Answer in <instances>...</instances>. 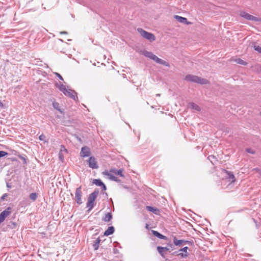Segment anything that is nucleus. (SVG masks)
<instances>
[{
  "instance_id": "f257e3e1",
  "label": "nucleus",
  "mask_w": 261,
  "mask_h": 261,
  "mask_svg": "<svg viewBox=\"0 0 261 261\" xmlns=\"http://www.w3.org/2000/svg\"><path fill=\"white\" fill-rule=\"evenodd\" d=\"M185 79L187 81L199 83L200 84L206 85L209 83L208 81L206 79L191 74L186 75Z\"/></svg>"
},
{
  "instance_id": "f03ea898",
  "label": "nucleus",
  "mask_w": 261,
  "mask_h": 261,
  "mask_svg": "<svg viewBox=\"0 0 261 261\" xmlns=\"http://www.w3.org/2000/svg\"><path fill=\"white\" fill-rule=\"evenodd\" d=\"M137 31L142 37L147 39L150 42H152L155 40V37L153 34L146 32L142 28H138Z\"/></svg>"
},
{
  "instance_id": "7ed1b4c3",
  "label": "nucleus",
  "mask_w": 261,
  "mask_h": 261,
  "mask_svg": "<svg viewBox=\"0 0 261 261\" xmlns=\"http://www.w3.org/2000/svg\"><path fill=\"white\" fill-rule=\"evenodd\" d=\"M59 90L62 92L64 94L67 96H68L73 99H75V92L70 89H67L65 86L61 85L59 87Z\"/></svg>"
},
{
  "instance_id": "20e7f679",
  "label": "nucleus",
  "mask_w": 261,
  "mask_h": 261,
  "mask_svg": "<svg viewBox=\"0 0 261 261\" xmlns=\"http://www.w3.org/2000/svg\"><path fill=\"white\" fill-rule=\"evenodd\" d=\"M96 196L97 193L95 192L89 195L87 203V206L89 208V210H91L93 208Z\"/></svg>"
},
{
  "instance_id": "39448f33",
  "label": "nucleus",
  "mask_w": 261,
  "mask_h": 261,
  "mask_svg": "<svg viewBox=\"0 0 261 261\" xmlns=\"http://www.w3.org/2000/svg\"><path fill=\"white\" fill-rule=\"evenodd\" d=\"M82 192L81 190V187H80L76 189L75 193V200L78 204L82 203Z\"/></svg>"
},
{
  "instance_id": "423d86ee",
  "label": "nucleus",
  "mask_w": 261,
  "mask_h": 261,
  "mask_svg": "<svg viewBox=\"0 0 261 261\" xmlns=\"http://www.w3.org/2000/svg\"><path fill=\"white\" fill-rule=\"evenodd\" d=\"M240 15L245 18L247 20H252V21H257L258 20V18H256V17L253 16V15H251L245 12H240Z\"/></svg>"
},
{
  "instance_id": "0eeeda50",
  "label": "nucleus",
  "mask_w": 261,
  "mask_h": 261,
  "mask_svg": "<svg viewBox=\"0 0 261 261\" xmlns=\"http://www.w3.org/2000/svg\"><path fill=\"white\" fill-rule=\"evenodd\" d=\"M11 208L8 207L6 210L2 212L0 214V224L2 223L10 214Z\"/></svg>"
},
{
  "instance_id": "6e6552de",
  "label": "nucleus",
  "mask_w": 261,
  "mask_h": 261,
  "mask_svg": "<svg viewBox=\"0 0 261 261\" xmlns=\"http://www.w3.org/2000/svg\"><path fill=\"white\" fill-rule=\"evenodd\" d=\"M88 162L89 164V166L91 168L93 169H96L98 168L97 162L95 158H94L93 156H90L88 160Z\"/></svg>"
},
{
  "instance_id": "1a4fd4ad",
  "label": "nucleus",
  "mask_w": 261,
  "mask_h": 261,
  "mask_svg": "<svg viewBox=\"0 0 261 261\" xmlns=\"http://www.w3.org/2000/svg\"><path fill=\"white\" fill-rule=\"evenodd\" d=\"M91 154L90 149L87 146L83 147L81 149L80 155L82 157L85 158L89 156Z\"/></svg>"
},
{
  "instance_id": "9d476101",
  "label": "nucleus",
  "mask_w": 261,
  "mask_h": 261,
  "mask_svg": "<svg viewBox=\"0 0 261 261\" xmlns=\"http://www.w3.org/2000/svg\"><path fill=\"white\" fill-rule=\"evenodd\" d=\"M102 174L103 175L108 176L109 177V178L111 180H113L116 182H120V180L118 179L117 177L114 176L112 172H110V171L106 170L103 172H102Z\"/></svg>"
},
{
  "instance_id": "9b49d317",
  "label": "nucleus",
  "mask_w": 261,
  "mask_h": 261,
  "mask_svg": "<svg viewBox=\"0 0 261 261\" xmlns=\"http://www.w3.org/2000/svg\"><path fill=\"white\" fill-rule=\"evenodd\" d=\"M153 60L154 62H155L156 63H159V64H160L161 65H165V66H166L167 67H169V64L167 62H166V61H164V60H163L158 58L155 55L154 57Z\"/></svg>"
},
{
  "instance_id": "f8f14e48",
  "label": "nucleus",
  "mask_w": 261,
  "mask_h": 261,
  "mask_svg": "<svg viewBox=\"0 0 261 261\" xmlns=\"http://www.w3.org/2000/svg\"><path fill=\"white\" fill-rule=\"evenodd\" d=\"M174 18L179 22L185 23L187 24H191L192 23L187 20V19L185 17H183L178 15H175Z\"/></svg>"
},
{
  "instance_id": "ddd939ff",
  "label": "nucleus",
  "mask_w": 261,
  "mask_h": 261,
  "mask_svg": "<svg viewBox=\"0 0 261 261\" xmlns=\"http://www.w3.org/2000/svg\"><path fill=\"white\" fill-rule=\"evenodd\" d=\"M63 152H65L66 153V152H67V150L65 148V147L64 146L61 145V148H60V150L59 153V158L62 162H63L64 160V154L63 153Z\"/></svg>"
},
{
  "instance_id": "4468645a",
  "label": "nucleus",
  "mask_w": 261,
  "mask_h": 261,
  "mask_svg": "<svg viewBox=\"0 0 261 261\" xmlns=\"http://www.w3.org/2000/svg\"><path fill=\"white\" fill-rule=\"evenodd\" d=\"M110 172H112L113 173H114L116 175H118L119 176H120V177H124V175L123 173V169H120L118 170H117L115 168H112L110 170Z\"/></svg>"
},
{
  "instance_id": "2eb2a0df",
  "label": "nucleus",
  "mask_w": 261,
  "mask_h": 261,
  "mask_svg": "<svg viewBox=\"0 0 261 261\" xmlns=\"http://www.w3.org/2000/svg\"><path fill=\"white\" fill-rule=\"evenodd\" d=\"M93 183L97 186L101 187L103 190H106L105 185L99 179H95L93 181Z\"/></svg>"
},
{
  "instance_id": "dca6fc26",
  "label": "nucleus",
  "mask_w": 261,
  "mask_h": 261,
  "mask_svg": "<svg viewBox=\"0 0 261 261\" xmlns=\"http://www.w3.org/2000/svg\"><path fill=\"white\" fill-rule=\"evenodd\" d=\"M157 250L159 253L162 256H164L165 254L167 251L169 250V249L167 247H163L161 246H158L157 247Z\"/></svg>"
},
{
  "instance_id": "f3484780",
  "label": "nucleus",
  "mask_w": 261,
  "mask_h": 261,
  "mask_svg": "<svg viewBox=\"0 0 261 261\" xmlns=\"http://www.w3.org/2000/svg\"><path fill=\"white\" fill-rule=\"evenodd\" d=\"M146 208L147 211L151 212L155 215L159 214L160 210L156 207H152L150 206H146Z\"/></svg>"
},
{
  "instance_id": "a211bd4d",
  "label": "nucleus",
  "mask_w": 261,
  "mask_h": 261,
  "mask_svg": "<svg viewBox=\"0 0 261 261\" xmlns=\"http://www.w3.org/2000/svg\"><path fill=\"white\" fill-rule=\"evenodd\" d=\"M188 249V247H185L180 249V250H179L180 251H184V253H179L178 255L182 257H186L188 255V254L187 252Z\"/></svg>"
},
{
  "instance_id": "6ab92c4d",
  "label": "nucleus",
  "mask_w": 261,
  "mask_h": 261,
  "mask_svg": "<svg viewBox=\"0 0 261 261\" xmlns=\"http://www.w3.org/2000/svg\"><path fill=\"white\" fill-rule=\"evenodd\" d=\"M114 232V228L113 226H110L108 228V229L104 232V235L106 236H108L110 234H112Z\"/></svg>"
},
{
  "instance_id": "aec40b11",
  "label": "nucleus",
  "mask_w": 261,
  "mask_h": 261,
  "mask_svg": "<svg viewBox=\"0 0 261 261\" xmlns=\"http://www.w3.org/2000/svg\"><path fill=\"white\" fill-rule=\"evenodd\" d=\"M152 234L154 236H155L160 239H164V240L167 239V237L166 236H163V234L160 233L159 232H158L155 230H152Z\"/></svg>"
},
{
  "instance_id": "412c9836",
  "label": "nucleus",
  "mask_w": 261,
  "mask_h": 261,
  "mask_svg": "<svg viewBox=\"0 0 261 261\" xmlns=\"http://www.w3.org/2000/svg\"><path fill=\"white\" fill-rule=\"evenodd\" d=\"M185 242V241L183 240H177L176 237L173 239V243L176 246H180L182 243Z\"/></svg>"
},
{
  "instance_id": "4be33fe9",
  "label": "nucleus",
  "mask_w": 261,
  "mask_h": 261,
  "mask_svg": "<svg viewBox=\"0 0 261 261\" xmlns=\"http://www.w3.org/2000/svg\"><path fill=\"white\" fill-rule=\"evenodd\" d=\"M112 219V215L111 213H108L105 215V217L103 218V220L105 222H109Z\"/></svg>"
},
{
  "instance_id": "5701e85b",
  "label": "nucleus",
  "mask_w": 261,
  "mask_h": 261,
  "mask_svg": "<svg viewBox=\"0 0 261 261\" xmlns=\"http://www.w3.org/2000/svg\"><path fill=\"white\" fill-rule=\"evenodd\" d=\"M53 107L56 109L57 110L59 111L61 113H63V110H61V109H60V104L57 102H54L53 103Z\"/></svg>"
},
{
  "instance_id": "b1692460",
  "label": "nucleus",
  "mask_w": 261,
  "mask_h": 261,
  "mask_svg": "<svg viewBox=\"0 0 261 261\" xmlns=\"http://www.w3.org/2000/svg\"><path fill=\"white\" fill-rule=\"evenodd\" d=\"M233 61H234L235 62H236L237 63L239 64H241V65H247V63L244 61V60H242L240 58H238V59H234L233 60Z\"/></svg>"
},
{
  "instance_id": "393cba45",
  "label": "nucleus",
  "mask_w": 261,
  "mask_h": 261,
  "mask_svg": "<svg viewBox=\"0 0 261 261\" xmlns=\"http://www.w3.org/2000/svg\"><path fill=\"white\" fill-rule=\"evenodd\" d=\"M100 240L99 238H98L95 241L94 244H93V247L95 250H96L99 248V244L100 243Z\"/></svg>"
},
{
  "instance_id": "a878e982",
  "label": "nucleus",
  "mask_w": 261,
  "mask_h": 261,
  "mask_svg": "<svg viewBox=\"0 0 261 261\" xmlns=\"http://www.w3.org/2000/svg\"><path fill=\"white\" fill-rule=\"evenodd\" d=\"M190 106H191V109H192L193 110H194L196 111H200V107L197 105H196L194 103H191Z\"/></svg>"
},
{
  "instance_id": "bb28decb",
  "label": "nucleus",
  "mask_w": 261,
  "mask_h": 261,
  "mask_svg": "<svg viewBox=\"0 0 261 261\" xmlns=\"http://www.w3.org/2000/svg\"><path fill=\"white\" fill-rule=\"evenodd\" d=\"M227 173L228 174V178L230 179V180H231V182H234L236 181V179L234 175L231 172H227Z\"/></svg>"
},
{
  "instance_id": "cd10ccee",
  "label": "nucleus",
  "mask_w": 261,
  "mask_h": 261,
  "mask_svg": "<svg viewBox=\"0 0 261 261\" xmlns=\"http://www.w3.org/2000/svg\"><path fill=\"white\" fill-rule=\"evenodd\" d=\"M153 54L152 53L147 51V50H143L142 51V55H143L145 57H147L149 58L150 56Z\"/></svg>"
},
{
  "instance_id": "c85d7f7f",
  "label": "nucleus",
  "mask_w": 261,
  "mask_h": 261,
  "mask_svg": "<svg viewBox=\"0 0 261 261\" xmlns=\"http://www.w3.org/2000/svg\"><path fill=\"white\" fill-rule=\"evenodd\" d=\"M37 196L36 193H31L30 195V198L33 200H35L37 198Z\"/></svg>"
},
{
  "instance_id": "c756f323",
  "label": "nucleus",
  "mask_w": 261,
  "mask_h": 261,
  "mask_svg": "<svg viewBox=\"0 0 261 261\" xmlns=\"http://www.w3.org/2000/svg\"><path fill=\"white\" fill-rule=\"evenodd\" d=\"M254 48L255 50L258 51L259 53H261V46L258 45H254Z\"/></svg>"
},
{
  "instance_id": "7c9ffc66",
  "label": "nucleus",
  "mask_w": 261,
  "mask_h": 261,
  "mask_svg": "<svg viewBox=\"0 0 261 261\" xmlns=\"http://www.w3.org/2000/svg\"><path fill=\"white\" fill-rule=\"evenodd\" d=\"M45 138H46V137L44 134H41L39 137V139L40 141H44L45 142H46L47 141L45 140Z\"/></svg>"
},
{
  "instance_id": "2f4dec72",
  "label": "nucleus",
  "mask_w": 261,
  "mask_h": 261,
  "mask_svg": "<svg viewBox=\"0 0 261 261\" xmlns=\"http://www.w3.org/2000/svg\"><path fill=\"white\" fill-rule=\"evenodd\" d=\"M246 151L248 153H251V154H254L255 153V151L251 148H247L246 149Z\"/></svg>"
},
{
  "instance_id": "473e14b6",
  "label": "nucleus",
  "mask_w": 261,
  "mask_h": 261,
  "mask_svg": "<svg viewBox=\"0 0 261 261\" xmlns=\"http://www.w3.org/2000/svg\"><path fill=\"white\" fill-rule=\"evenodd\" d=\"M8 154V153L4 151H0V158L5 156Z\"/></svg>"
},
{
  "instance_id": "72a5a7b5",
  "label": "nucleus",
  "mask_w": 261,
  "mask_h": 261,
  "mask_svg": "<svg viewBox=\"0 0 261 261\" xmlns=\"http://www.w3.org/2000/svg\"><path fill=\"white\" fill-rule=\"evenodd\" d=\"M252 171L259 173L261 175V169H260L258 168H254L252 170Z\"/></svg>"
},
{
  "instance_id": "f704fd0d",
  "label": "nucleus",
  "mask_w": 261,
  "mask_h": 261,
  "mask_svg": "<svg viewBox=\"0 0 261 261\" xmlns=\"http://www.w3.org/2000/svg\"><path fill=\"white\" fill-rule=\"evenodd\" d=\"M102 72H103V73H107V71H108V69L106 67L105 65H104L103 66V68L102 69Z\"/></svg>"
},
{
  "instance_id": "c9c22d12",
  "label": "nucleus",
  "mask_w": 261,
  "mask_h": 261,
  "mask_svg": "<svg viewBox=\"0 0 261 261\" xmlns=\"http://www.w3.org/2000/svg\"><path fill=\"white\" fill-rule=\"evenodd\" d=\"M7 196V194H5L4 195H3V196L2 197V199H4Z\"/></svg>"
},
{
  "instance_id": "e433bc0d",
  "label": "nucleus",
  "mask_w": 261,
  "mask_h": 261,
  "mask_svg": "<svg viewBox=\"0 0 261 261\" xmlns=\"http://www.w3.org/2000/svg\"><path fill=\"white\" fill-rule=\"evenodd\" d=\"M154 56H155V55H154V54H153L150 56V57H149V59H151V60H153V58H154Z\"/></svg>"
},
{
  "instance_id": "4c0bfd02",
  "label": "nucleus",
  "mask_w": 261,
  "mask_h": 261,
  "mask_svg": "<svg viewBox=\"0 0 261 261\" xmlns=\"http://www.w3.org/2000/svg\"><path fill=\"white\" fill-rule=\"evenodd\" d=\"M4 107V105L2 102L0 100V107L3 108Z\"/></svg>"
},
{
  "instance_id": "58836bf2",
  "label": "nucleus",
  "mask_w": 261,
  "mask_h": 261,
  "mask_svg": "<svg viewBox=\"0 0 261 261\" xmlns=\"http://www.w3.org/2000/svg\"><path fill=\"white\" fill-rule=\"evenodd\" d=\"M145 228H146V229H149V225H148V224H146V226H145Z\"/></svg>"
},
{
  "instance_id": "ea45409f",
  "label": "nucleus",
  "mask_w": 261,
  "mask_h": 261,
  "mask_svg": "<svg viewBox=\"0 0 261 261\" xmlns=\"http://www.w3.org/2000/svg\"><path fill=\"white\" fill-rule=\"evenodd\" d=\"M58 76H59V78H60L61 80H63V78H62V76H61L59 74H58Z\"/></svg>"
},
{
  "instance_id": "a19ab883",
  "label": "nucleus",
  "mask_w": 261,
  "mask_h": 261,
  "mask_svg": "<svg viewBox=\"0 0 261 261\" xmlns=\"http://www.w3.org/2000/svg\"><path fill=\"white\" fill-rule=\"evenodd\" d=\"M61 34H67V32H61Z\"/></svg>"
},
{
  "instance_id": "79ce46f5",
  "label": "nucleus",
  "mask_w": 261,
  "mask_h": 261,
  "mask_svg": "<svg viewBox=\"0 0 261 261\" xmlns=\"http://www.w3.org/2000/svg\"><path fill=\"white\" fill-rule=\"evenodd\" d=\"M169 246H170V247H172V244H170V245H169Z\"/></svg>"
},
{
  "instance_id": "37998d69",
  "label": "nucleus",
  "mask_w": 261,
  "mask_h": 261,
  "mask_svg": "<svg viewBox=\"0 0 261 261\" xmlns=\"http://www.w3.org/2000/svg\"><path fill=\"white\" fill-rule=\"evenodd\" d=\"M260 114H261V112H260Z\"/></svg>"
}]
</instances>
